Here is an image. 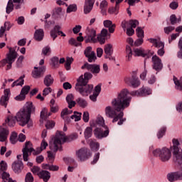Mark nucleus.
I'll use <instances>...</instances> for the list:
<instances>
[{
	"label": "nucleus",
	"instance_id": "nucleus-1",
	"mask_svg": "<svg viewBox=\"0 0 182 182\" xmlns=\"http://www.w3.org/2000/svg\"><path fill=\"white\" fill-rule=\"evenodd\" d=\"M130 92L127 89H123L118 94L117 98L112 100L111 102L112 106H107L105 109V116L109 119H112V123L117 122L118 126H122L126 118H124V109H127L130 106L132 102V97H130Z\"/></svg>",
	"mask_w": 182,
	"mask_h": 182
},
{
	"label": "nucleus",
	"instance_id": "nucleus-2",
	"mask_svg": "<svg viewBox=\"0 0 182 182\" xmlns=\"http://www.w3.org/2000/svg\"><path fill=\"white\" fill-rule=\"evenodd\" d=\"M35 107L31 102H26L22 109L17 112L16 115V120L20 126H26L32 127L33 123L31 119V114L35 113Z\"/></svg>",
	"mask_w": 182,
	"mask_h": 182
},
{
	"label": "nucleus",
	"instance_id": "nucleus-3",
	"mask_svg": "<svg viewBox=\"0 0 182 182\" xmlns=\"http://www.w3.org/2000/svg\"><path fill=\"white\" fill-rule=\"evenodd\" d=\"M87 80L83 77V75L77 79L75 89L81 96L86 97L93 92V85H87Z\"/></svg>",
	"mask_w": 182,
	"mask_h": 182
},
{
	"label": "nucleus",
	"instance_id": "nucleus-4",
	"mask_svg": "<svg viewBox=\"0 0 182 182\" xmlns=\"http://www.w3.org/2000/svg\"><path fill=\"white\" fill-rule=\"evenodd\" d=\"M67 140L66 134H64L63 132L58 131L53 139V141H50L49 143V149L51 151L56 153V151L59 150V147H60L63 143H66Z\"/></svg>",
	"mask_w": 182,
	"mask_h": 182
},
{
	"label": "nucleus",
	"instance_id": "nucleus-5",
	"mask_svg": "<svg viewBox=\"0 0 182 182\" xmlns=\"http://www.w3.org/2000/svg\"><path fill=\"white\" fill-rule=\"evenodd\" d=\"M9 53L6 55V58L0 61V68H4L6 66V70H9L12 68V64L15 62V60L18 57V53L15 50H12L11 48H9Z\"/></svg>",
	"mask_w": 182,
	"mask_h": 182
},
{
	"label": "nucleus",
	"instance_id": "nucleus-6",
	"mask_svg": "<svg viewBox=\"0 0 182 182\" xmlns=\"http://www.w3.org/2000/svg\"><path fill=\"white\" fill-rule=\"evenodd\" d=\"M152 154L155 157H159L163 163H166L171 159V150L167 147H164L161 149H156L153 151Z\"/></svg>",
	"mask_w": 182,
	"mask_h": 182
},
{
	"label": "nucleus",
	"instance_id": "nucleus-7",
	"mask_svg": "<svg viewBox=\"0 0 182 182\" xmlns=\"http://www.w3.org/2000/svg\"><path fill=\"white\" fill-rule=\"evenodd\" d=\"M43 150V149L41 148H37V149L35 151L33 147H32V143H31V141H26L25 146L22 149L23 161H28V157H29V154H32V151H34V156H38V154H41V153H42Z\"/></svg>",
	"mask_w": 182,
	"mask_h": 182
},
{
	"label": "nucleus",
	"instance_id": "nucleus-8",
	"mask_svg": "<svg viewBox=\"0 0 182 182\" xmlns=\"http://www.w3.org/2000/svg\"><path fill=\"white\" fill-rule=\"evenodd\" d=\"M173 146L171 147L173 150V159L176 161V163H178V164L181 165L182 164V152H180V141H178V139H173L172 140Z\"/></svg>",
	"mask_w": 182,
	"mask_h": 182
},
{
	"label": "nucleus",
	"instance_id": "nucleus-9",
	"mask_svg": "<svg viewBox=\"0 0 182 182\" xmlns=\"http://www.w3.org/2000/svg\"><path fill=\"white\" fill-rule=\"evenodd\" d=\"M124 81L126 85H128V86H131V87H134V89L140 86V80L137 77L136 72H132L130 75L126 76Z\"/></svg>",
	"mask_w": 182,
	"mask_h": 182
},
{
	"label": "nucleus",
	"instance_id": "nucleus-10",
	"mask_svg": "<svg viewBox=\"0 0 182 182\" xmlns=\"http://www.w3.org/2000/svg\"><path fill=\"white\" fill-rule=\"evenodd\" d=\"M149 41L152 43L154 48L159 49L157 50V55H159V56H164V53H166V51L164 50V43L156 38H149Z\"/></svg>",
	"mask_w": 182,
	"mask_h": 182
},
{
	"label": "nucleus",
	"instance_id": "nucleus-11",
	"mask_svg": "<svg viewBox=\"0 0 182 182\" xmlns=\"http://www.w3.org/2000/svg\"><path fill=\"white\" fill-rule=\"evenodd\" d=\"M76 156L80 161H85L90 157H92V153L87 148H81L76 151Z\"/></svg>",
	"mask_w": 182,
	"mask_h": 182
},
{
	"label": "nucleus",
	"instance_id": "nucleus-12",
	"mask_svg": "<svg viewBox=\"0 0 182 182\" xmlns=\"http://www.w3.org/2000/svg\"><path fill=\"white\" fill-rule=\"evenodd\" d=\"M85 43H96L97 40L96 39V30L94 28H87L86 36L85 37Z\"/></svg>",
	"mask_w": 182,
	"mask_h": 182
},
{
	"label": "nucleus",
	"instance_id": "nucleus-13",
	"mask_svg": "<svg viewBox=\"0 0 182 182\" xmlns=\"http://www.w3.org/2000/svg\"><path fill=\"white\" fill-rule=\"evenodd\" d=\"M81 69H87V70L92 72L93 75L100 73V65L97 64H89L88 63H85L81 67Z\"/></svg>",
	"mask_w": 182,
	"mask_h": 182
},
{
	"label": "nucleus",
	"instance_id": "nucleus-14",
	"mask_svg": "<svg viewBox=\"0 0 182 182\" xmlns=\"http://www.w3.org/2000/svg\"><path fill=\"white\" fill-rule=\"evenodd\" d=\"M94 136L96 139H103L109 136V129H103L102 127H97L94 129Z\"/></svg>",
	"mask_w": 182,
	"mask_h": 182
},
{
	"label": "nucleus",
	"instance_id": "nucleus-15",
	"mask_svg": "<svg viewBox=\"0 0 182 182\" xmlns=\"http://www.w3.org/2000/svg\"><path fill=\"white\" fill-rule=\"evenodd\" d=\"M60 29H62V26L60 25H55L54 28L50 31V35L53 38V41H55V39L58 38V35H60L63 37L66 36V34H65L63 31H60Z\"/></svg>",
	"mask_w": 182,
	"mask_h": 182
},
{
	"label": "nucleus",
	"instance_id": "nucleus-16",
	"mask_svg": "<svg viewBox=\"0 0 182 182\" xmlns=\"http://www.w3.org/2000/svg\"><path fill=\"white\" fill-rule=\"evenodd\" d=\"M34 70L32 72V77L34 79H41V77H43V73L46 72V67H34Z\"/></svg>",
	"mask_w": 182,
	"mask_h": 182
},
{
	"label": "nucleus",
	"instance_id": "nucleus-17",
	"mask_svg": "<svg viewBox=\"0 0 182 182\" xmlns=\"http://www.w3.org/2000/svg\"><path fill=\"white\" fill-rule=\"evenodd\" d=\"M152 68L156 72H160L163 69V63L161 60L156 55L152 57Z\"/></svg>",
	"mask_w": 182,
	"mask_h": 182
},
{
	"label": "nucleus",
	"instance_id": "nucleus-18",
	"mask_svg": "<svg viewBox=\"0 0 182 182\" xmlns=\"http://www.w3.org/2000/svg\"><path fill=\"white\" fill-rule=\"evenodd\" d=\"M9 97H11V90H4V94L0 99L1 106L6 107V106H8V102H9Z\"/></svg>",
	"mask_w": 182,
	"mask_h": 182
},
{
	"label": "nucleus",
	"instance_id": "nucleus-19",
	"mask_svg": "<svg viewBox=\"0 0 182 182\" xmlns=\"http://www.w3.org/2000/svg\"><path fill=\"white\" fill-rule=\"evenodd\" d=\"M167 179L170 182L177 181V180H182V174L180 172H172L167 174Z\"/></svg>",
	"mask_w": 182,
	"mask_h": 182
},
{
	"label": "nucleus",
	"instance_id": "nucleus-20",
	"mask_svg": "<svg viewBox=\"0 0 182 182\" xmlns=\"http://www.w3.org/2000/svg\"><path fill=\"white\" fill-rule=\"evenodd\" d=\"M11 168L14 173L19 174V173H21L22 170H23V163L16 161L12 164Z\"/></svg>",
	"mask_w": 182,
	"mask_h": 182
},
{
	"label": "nucleus",
	"instance_id": "nucleus-21",
	"mask_svg": "<svg viewBox=\"0 0 182 182\" xmlns=\"http://www.w3.org/2000/svg\"><path fill=\"white\" fill-rule=\"evenodd\" d=\"M95 5V0H85L84 5V14H90Z\"/></svg>",
	"mask_w": 182,
	"mask_h": 182
},
{
	"label": "nucleus",
	"instance_id": "nucleus-22",
	"mask_svg": "<svg viewBox=\"0 0 182 182\" xmlns=\"http://www.w3.org/2000/svg\"><path fill=\"white\" fill-rule=\"evenodd\" d=\"M100 92H102V85H97L94 89L93 94L90 96V100L92 102H96V100H97V96L100 95Z\"/></svg>",
	"mask_w": 182,
	"mask_h": 182
},
{
	"label": "nucleus",
	"instance_id": "nucleus-23",
	"mask_svg": "<svg viewBox=\"0 0 182 182\" xmlns=\"http://www.w3.org/2000/svg\"><path fill=\"white\" fill-rule=\"evenodd\" d=\"M105 28H107L109 33H114L116 29V24L113 23L110 20H105L103 21Z\"/></svg>",
	"mask_w": 182,
	"mask_h": 182
},
{
	"label": "nucleus",
	"instance_id": "nucleus-24",
	"mask_svg": "<svg viewBox=\"0 0 182 182\" xmlns=\"http://www.w3.org/2000/svg\"><path fill=\"white\" fill-rule=\"evenodd\" d=\"M45 36V32L43 29L39 28L36 29L34 33V39L37 41V42H41V41H43V37Z\"/></svg>",
	"mask_w": 182,
	"mask_h": 182
},
{
	"label": "nucleus",
	"instance_id": "nucleus-25",
	"mask_svg": "<svg viewBox=\"0 0 182 182\" xmlns=\"http://www.w3.org/2000/svg\"><path fill=\"white\" fill-rule=\"evenodd\" d=\"M133 52L134 56H141L142 58L147 56L148 58H150L147 54V51L143 48H134Z\"/></svg>",
	"mask_w": 182,
	"mask_h": 182
},
{
	"label": "nucleus",
	"instance_id": "nucleus-26",
	"mask_svg": "<svg viewBox=\"0 0 182 182\" xmlns=\"http://www.w3.org/2000/svg\"><path fill=\"white\" fill-rule=\"evenodd\" d=\"M9 134V131L6 128L0 127V141H6L8 139V135Z\"/></svg>",
	"mask_w": 182,
	"mask_h": 182
},
{
	"label": "nucleus",
	"instance_id": "nucleus-27",
	"mask_svg": "<svg viewBox=\"0 0 182 182\" xmlns=\"http://www.w3.org/2000/svg\"><path fill=\"white\" fill-rule=\"evenodd\" d=\"M53 82H55V80L53 79V77H52V75L48 74L45 76L43 84L46 87L52 86L53 85Z\"/></svg>",
	"mask_w": 182,
	"mask_h": 182
},
{
	"label": "nucleus",
	"instance_id": "nucleus-28",
	"mask_svg": "<svg viewBox=\"0 0 182 182\" xmlns=\"http://www.w3.org/2000/svg\"><path fill=\"white\" fill-rule=\"evenodd\" d=\"M73 111L70 109H68V108H65L64 109L62 110L61 112V117L65 120V122H70V118L68 117L69 114H72Z\"/></svg>",
	"mask_w": 182,
	"mask_h": 182
},
{
	"label": "nucleus",
	"instance_id": "nucleus-29",
	"mask_svg": "<svg viewBox=\"0 0 182 182\" xmlns=\"http://www.w3.org/2000/svg\"><path fill=\"white\" fill-rule=\"evenodd\" d=\"M12 28V24L9 21H6L4 26H1L0 28V38L4 36L5 31H9Z\"/></svg>",
	"mask_w": 182,
	"mask_h": 182
},
{
	"label": "nucleus",
	"instance_id": "nucleus-30",
	"mask_svg": "<svg viewBox=\"0 0 182 182\" xmlns=\"http://www.w3.org/2000/svg\"><path fill=\"white\" fill-rule=\"evenodd\" d=\"M39 178H42L43 181L48 182L50 178V173L48 171H41L38 176Z\"/></svg>",
	"mask_w": 182,
	"mask_h": 182
},
{
	"label": "nucleus",
	"instance_id": "nucleus-31",
	"mask_svg": "<svg viewBox=\"0 0 182 182\" xmlns=\"http://www.w3.org/2000/svg\"><path fill=\"white\" fill-rule=\"evenodd\" d=\"M64 15L65 12L62 11L60 7H56L53 10V16H55V18H62Z\"/></svg>",
	"mask_w": 182,
	"mask_h": 182
},
{
	"label": "nucleus",
	"instance_id": "nucleus-32",
	"mask_svg": "<svg viewBox=\"0 0 182 182\" xmlns=\"http://www.w3.org/2000/svg\"><path fill=\"white\" fill-rule=\"evenodd\" d=\"M139 95L140 96H149V95H151V90L147 87H142L139 89Z\"/></svg>",
	"mask_w": 182,
	"mask_h": 182
},
{
	"label": "nucleus",
	"instance_id": "nucleus-33",
	"mask_svg": "<svg viewBox=\"0 0 182 182\" xmlns=\"http://www.w3.org/2000/svg\"><path fill=\"white\" fill-rule=\"evenodd\" d=\"M90 147L92 151H97L100 147V145L99 144V142H96V141L91 139L90 140Z\"/></svg>",
	"mask_w": 182,
	"mask_h": 182
},
{
	"label": "nucleus",
	"instance_id": "nucleus-34",
	"mask_svg": "<svg viewBox=\"0 0 182 182\" xmlns=\"http://www.w3.org/2000/svg\"><path fill=\"white\" fill-rule=\"evenodd\" d=\"M23 77H25V75L21 76L18 80L14 81L11 85V87H15V86H23L25 82Z\"/></svg>",
	"mask_w": 182,
	"mask_h": 182
},
{
	"label": "nucleus",
	"instance_id": "nucleus-35",
	"mask_svg": "<svg viewBox=\"0 0 182 182\" xmlns=\"http://www.w3.org/2000/svg\"><path fill=\"white\" fill-rule=\"evenodd\" d=\"M43 168L46 170H50V171H58L59 167L56 165H49L43 164Z\"/></svg>",
	"mask_w": 182,
	"mask_h": 182
},
{
	"label": "nucleus",
	"instance_id": "nucleus-36",
	"mask_svg": "<svg viewBox=\"0 0 182 182\" xmlns=\"http://www.w3.org/2000/svg\"><path fill=\"white\" fill-rule=\"evenodd\" d=\"M126 58L127 62H130L132 60V58L133 56V51L132 50V48L129 46H127L126 47Z\"/></svg>",
	"mask_w": 182,
	"mask_h": 182
},
{
	"label": "nucleus",
	"instance_id": "nucleus-37",
	"mask_svg": "<svg viewBox=\"0 0 182 182\" xmlns=\"http://www.w3.org/2000/svg\"><path fill=\"white\" fill-rule=\"evenodd\" d=\"M104 52L106 55H112L113 45L108 43L105 46Z\"/></svg>",
	"mask_w": 182,
	"mask_h": 182
},
{
	"label": "nucleus",
	"instance_id": "nucleus-38",
	"mask_svg": "<svg viewBox=\"0 0 182 182\" xmlns=\"http://www.w3.org/2000/svg\"><path fill=\"white\" fill-rule=\"evenodd\" d=\"M85 139H90L93 134V129L92 127H87L84 132Z\"/></svg>",
	"mask_w": 182,
	"mask_h": 182
},
{
	"label": "nucleus",
	"instance_id": "nucleus-39",
	"mask_svg": "<svg viewBox=\"0 0 182 182\" xmlns=\"http://www.w3.org/2000/svg\"><path fill=\"white\" fill-rule=\"evenodd\" d=\"M173 82L175 83L176 88L178 90L182 91V77L180 78V80H177V78L174 77Z\"/></svg>",
	"mask_w": 182,
	"mask_h": 182
},
{
	"label": "nucleus",
	"instance_id": "nucleus-40",
	"mask_svg": "<svg viewBox=\"0 0 182 182\" xmlns=\"http://www.w3.org/2000/svg\"><path fill=\"white\" fill-rule=\"evenodd\" d=\"M76 102L80 107H82L83 109H85V107H87V101H86V100L83 98H78Z\"/></svg>",
	"mask_w": 182,
	"mask_h": 182
},
{
	"label": "nucleus",
	"instance_id": "nucleus-41",
	"mask_svg": "<svg viewBox=\"0 0 182 182\" xmlns=\"http://www.w3.org/2000/svg\"><path fill=\"white\" fill-rule=\"evenodd\" d=\"M96 123L103 129H109L105 125V119L102 117H99L96 120Z\"/></svg>",
	"mask_w": 182,
	"mask_h": 182
},
{
	"label": "nucleus",
	"instance_id": "nucleus-42",
	"mask_svg": "<svg viewBox=\"0 0 182 182\" xmlns=\"http://www.w3.org/2000/svg\"><path fill=\"white\" fill-rule=\"evenodd\" d=\"M12 11H14V1H12V0H9L6 9V14H11Z\"/></svg>",
	"mask_w": 182,
	"mask_h": 182
},
{
	"label": "nucleus",
	"instance_id": "nucleus-43",
	"mask_svg": "<svg viewBox=\"0 0 182 182\" xmlns=\"http://www.w3.org/2000/svg\"><path fill=\"white\" fill-rule=\"evenodd\" d=\"M73 62V58L67 57L65 64L66 70H70V65H72Z\"/></svg>",
	"mask_w": 182,
	"mask_h": 182
},
{
	"label": "nucleus",
	"instance_id": "nucleus-44",
	"mask_svg": "<svg viewBox=\"0 0 182 182\" xmlns=\"http://www.w3.org/2000/svg\"><path fill=\"white\" fill-rule=\"evenodd\" d=\"M136 33L137 38H141L142 39L144 38V31L143 30V28H141V27L136 28Z\"/></svg>",
	"mask_w": 182,
	"mask_h": 182
},
{
	"label": "nucleus",
	"instance_id": "nucleus-45",
	"mask_svg": "<svg viewBox=\"0 0 182 182\" xmlns=\"http://www.w3.org/2000/svg\"><path fill=\"white\" fill-rule=\"evenodd\" d=\"M15 119H16V117H7V119H6V123L9 124V127H14V126H15V123H16Z\"/></svg>",
	"mask_w": 182,
	"mask_h": 182
},
{
	"label": "nucleus",
	"instance_id": "nucleus-46",
	"mask_svg": "<svg viewBox=\"0 0 182 182\" xmlns=\"http://www.w3.org/2000/svg\"><path fill=\"white\" fill-rule=\"evenodd\" d=\"M70 119H74L75 122H79L82 119V113L74 112V114L70 117Z\"/></svg>",
	"mask_w": 182,
	"mask_h": 182
},
{
	"label": "nucleus",
	"instance_id": "nucleus-47",
	"mask_svg": "<svg viewBox=\"0 0 182 182\" xmlns=\"http://www.w3.org/2000/svg\"><path fill=\"white\" fill-rule=\"evenodd\" d=\"M10 141L11 144H16L18 141V134L16 132H13L10 136Z\"/></svg>",
	"mask_w": 182,
	"mask_h": 182
},
{
	"label": "nucleus",
	"instance_id": "nucleus-48",
	"mask_svg": "<svg viewBox=\"0 0 182 182\" xmlns=\"http://www.w3.org/2000/svg\"><path fill=\"white\" fill-rule=\"evenodd\" d=\"M170 22L171 25H176L178 22H181V18H178L176 17V15L173 14L170 16Z\"/></svg>",
	"mask_w": 182,
	"mask_h": 182
},
{
	"label": "nucleus",
	"instance_id": "nucleus-49",
	"mask_svg": "<svg viewBox=\"0 0 182 182\" xmlns=\"http://www.w3.org/2000/svg\"><path fill=\"white\" fill-rule=\"evenodd\" d=\"M77 11V6L76 4H70L67 8V14H70V12H76Z\"/></svg>",
	"mask_w": 182,
	"mask_h": 182
},
{
	"label": "nucleus",
	"instance_id": "nucleus-50",
	"mask_svg": "<svg viewBox=\"0 0 182 182\" xmlns=\"http://www.w3.org/2000/svg\"><path fill=\"white\" fill-rule=\"evenodd\" d=\"M50 60L53 68H58V66H59V58L53 57L50 59Z\"/></svg>",
	"mask_w": 182,
	"mask_h": 182
},
{
	"label": "nucleus",
	"instance_id": "nucleus-51",
	"mask_svg": "<svg viewBox=\"0 0 182 182\" xmlns=\"http://www.w3.org/2000/svg\"><path fill=\"white\" fill-rule=\"evenodd\" d=\"M41 119L46 120L48 119V109L43 108L41 112Z\"/></svg>",
	"mask_w": 182,
	"mask_h": 182
},
{
	"label": "nucleus",
	"instance_id": "nucleus-52",
	"mask_svg": "<svg viewBox=\"0 0 182 182\" xmlns=\"http://www.w3.org/2000/svg\"><path fill=\"white\" fill-rule=\"evenodd\" d=\"M166 130H167V128H166V127H163L162 128L160 129L157 134L158 139H161V137L164 136V134H166Z\"/></svg>",
	"mask_w": 182,
	"mask_h": 182
},
{
	"label": "nucleus",
	"instance_id": "nucleus-53",
	"mask_svg": "<svg viewBox=\"0 0 182 182\" xmlns=\"http://www.w3.org/2000/svg\"><path fill=\"white\" fill-rule=\"evenodd\" d=\"M31 171L32 173L35 175V176H38L39 174H41V168L39 166H34L32 168H31Z\"/></svg>",
	"mask_w": 182,
	"mask_h": 182
},
{
	"label": "nucleus",
	"instance_id": "nucleus-54",
	"mask_svg": "<svg viewBox=\"0 0 182 182\" xmlns=\"http://www.w3.org/2000/svg\"><path fill=\"white\" fill-rule=\"evenodd\" d=\"M87 58L88 59V62L92 63V62H95V60H96V59H97L96 53H95V51H92L90 55L87 56Z\"/></svg>",
	"mask_w": 182,
	"mask_h": 182
},
{
	"label": "nucleus",
	"instance_id": "nucleus-55",
	"mask_svg": "<svg viewBox=\"0 0 182 182\" xmlns=\"http://www.w3.org/2000/svg\"><path fill=\"white\" fill-rule=\"evenodd\" d=\"M119 11V5L116 3L115 8L111 7L108 9L109 14H115V15H117Z\"/></svg>",
	"mask_w": 182,
	"mask_h": 182
},
{
	"label": "nucleus",
	"instance_id": "nucleus-56",
	"mask_svg": "<svg viewBox=\"0 0 182 182\" xmlns=\"http://www.w3.org/2000/svg\"><path fill=\"white\" fill-rule=\"evenodd\" d=\"M53 25H55V21H47V20H46L44 28L45 29H50V28H52Z\"/></svg>",
	"mask_w": 182,
	"mask_h": 182
},
{
	"label": "nucleus",
	"instance_id": "nucleus-57",
	"mask_svg": "<svg viewBox=\"0 0 182 182\" xmlns=\"http://www.w3.org/2000/svg\"><path fill=\"white\" fill-rule=\"evenodd\" d=\"M70 45H72L73 46H80V43L77 42L76 39L71 38L68 41Z\"/></svg>",
	"mask_w": 182,
	"mask_h": 182
},
{
	"label": "nucleus",
	"instance_id": "nucleus-58",
	"mask_svg": "<svg viewBox=\"0 0 182 182\" xmlns=\"http://www.w3.org/2000/svg\"><path fill=\"white\" fill-rule=\"evenodd\" d=\"M97 39L100 45H105V43H106V37L101 36L100 34L97 36Z\"/></svg>",
	"mask_w": 182,
	"mask_h": 182
},
{
	"label": "nucleus",
	"instance_id": "nucleus-59",
	"mask_svg": "<svg viewBox=\"0 0 182 182\" xmlns=\"http://www.w3.org/2000/svg\"><path fill=\"white\" fill-rule=\"evenodd\" d=\"M178 48L180 50L178 52V57L182 59V37L179 40Z\"/></svg>",
	"mask_w": 182,
	"mask_h": 182
},
{
	"label": "nucleus",
	"instance_id": "nucleus-60",
	"mask_svg": "<svg viewBox=\"0 0 182 182\" xmlns=\"http://www.w3.org/2000/svg\"><path fill=\"white\" fill-rule=\"evenodd\" d=\"M26 182H33V176L31 172L27 173L25 178Z\"/></svg>",
	"mask_w": 182,
	"mask_h": 182
},
{
	"label": "nucleus",
	"instance_id": "nucleus-61",
	"mask_svg": "<svg viewBox=\"0 0 182 182\" xmlns=\"http://www.w3.org/2000/svg\"><path fill=\"white\" fill-rule=\"evenodd\" d=\"M29 90H31V86L25 85L22 89L21 92L23 93L26 96L29 93Z\"/></svg>",
	"mask_w": 182,
	"mask_h": 182
},
{
	"label": "nucleus",
	"instance_id": "nucleus-62",
	"mask_svg": "<svg viewBox=\"0 0 182 182\" xmlns=\"http://www.w3.org/2000/svg\"><path fill=\"white\" fill-rule=\"evenodd\" d=\"M144 42V40L141 38H138V39H136L134 43V46H141V45H143V43Z\"/></svg>",
	"mask_w": 182,
	"mask_h": 182
},
{
	"label": "nucleus",
	"instance_id": "nucleus-63",
	"mask_svg": "<svg viewBox=\"0 0 182 182\" xmlns=\"http://www.w3.org/2000/svg\"><path fill=\"white\" fill-rule=\"evenodd\" d=\"M129 25L131 26V28H136L139 25V21L137 20H130L129 21Z\"/></svg>",
	"mask_w": 182,
	"mask_h": 182
},
{
	"label": "nucleus",
	"instance_id": "nucleus-64",
	"mask_svg": "<svg viewBox=\"0 0 182 182\" xmlns=\"http://www.w3.org/2000/svg\"><path fill=\"white\" fill-rule=\"evenodd\" d=\"M49 93H52V88L50 87L44 88L43 90V96H48Z\"/></svg>",
	"mask_w": 182,
	"mask_h": 182
}]
</instances>
